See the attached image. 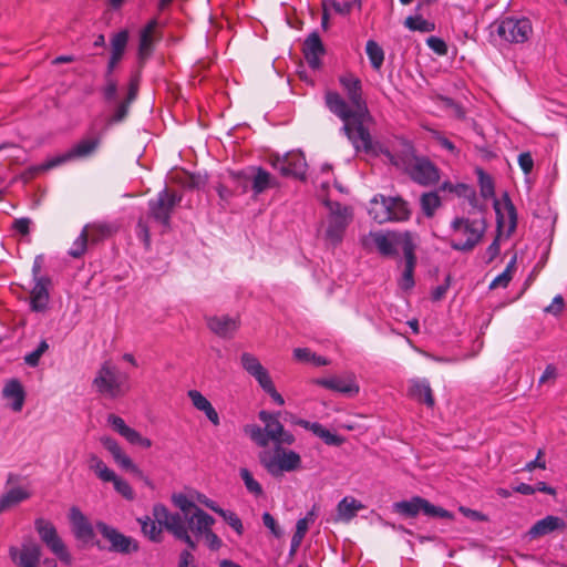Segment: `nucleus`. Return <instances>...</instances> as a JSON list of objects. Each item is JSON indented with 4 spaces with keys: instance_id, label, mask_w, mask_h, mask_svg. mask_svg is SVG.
I'll return each mask as SVG.
<instances>
[{
    "instance_id": "f257e3e1",
    "label": "nucleus",
    "mask_w": 567,
    "mask_h": 567,
    "mask_svg": "<svg viewBox=\"0 0 567 567\" xmlns=\"http://www.w3.org/2000/svg\"><path fill=\"white\" fill-rule=\"evenodd\" d=\"M339 82L350 105L338 92L333 91L326 93V105L331 113L343 122L341 130L354 150L374 156L383 155L394 164H399L388 148L372 140L369 130L364 126V120L369 116V111L363 99L361 80L352 73H348L341 75Z\"/></svg>"
},
{
    "instance_id": "f03ea898",
    "label": "nucleus",
    "mask_w": 567,
    "mask_h": 567,
    "mask_svg": "<svg viewBox=\"0 0 567 567\" xmlns=\"http://www.w3.org/2000/svg\"><path fill=\"white\" fill-rule=\"evenodd\" d=\"M258 417L265 424L264 429L256 424H247L244 427L245 434L258 446L266 447L270 441L276 445H290L295 442V436L290 432L285 431L278 414L262 410L258 413Z\"/></svg>"
},
{
    "instance_id": "7ed1b4c3",
    "label": "nucleus",
    "mask_w": 567,
    "mask_h": 567,
    "mask_svg": "<svg viewBox=\"0 0 567 567\" xmlns=\"http://www.w3.org/2000/svg\"><path fill=\"white\" fill-rule=\"evenodd\" d=\"M93 386L102 396L117 399L130 390L128 375L121 372L111 361H105L96 372Z\"/></svg>"
},
{
    "instance_id": "20e7f679",
    "label": "nucleus",
    "mask_w": 567,
    "mask_h": 567,
    "mask_svg": "<svg viewBox=\"0 0 567 567\" xmlns=\"http://www.w3.org/2000/svg\"><path fill=\"white\" fill-rule=\"evenodd\" d=\"M328 215L322 223V236L328 246L337 247L343 240L347 227L353 218L352 209L338 202H326Z\"/></svg>"
},
{
    "instance_id": "39448f33",
    "label": "nucleus",
    "mask_w": 567,
    "mask_h": 567,
    "mask_svg": "<svg viewBox=\"0 0 567 567\" xmlns=\"http://www.w3.org/2000/svg\"><path fill=\"white\" fill-rule=\"evenodd\" d=\"M101 144V135H94L82 138L80 142L74 144L68 152L54 156L47 162L31 166L28 168L27 174L28 178H32L33 176L47 172L51 168L60 166L66 162L86 158L95 153Z\"/></svg>"
},
{
    "instance_id": "423d86ee",
    "label": "nucleus",
    "mask_w": 567,
    "mask_h": 567,
    "mask_svg": "<svg viewBox=\"0 0 567 567\" xmlns=\"http://www.w3.org/2000/svg\"><path fill=\"white\" fill-rule=\"evenodd\" d=\"M451 247L458 251L472 250L482 239L485 230V220L455 218L452 224Z\"/></svg>"
},
{
    "instance_id": "0eeeda50",
    "label": "nucleus",
    "mask_w": 567,
    "mask_h": 567,
    "mask_svg": "<svg viewBox=\"0 0 567 567\" xmlns=\"http://www.w3.org/2000/svg\"><path fill=\"white\" fill-rule=\"evenodd\" d=\"M34 529L42 544L63 564L71 566L73 557L65 545L62 537L59 535L54 524L43 517L34 519Z\"/></svg>"
},
{
    "instance_id": "6e6552de",
    "label": "nucleus",
    "mask_w": 567,
    "mask_h": 567,
    "mask_svg": "<svg viewBox=\"0 0 567 567\" xmlns=\"http://www.w3.org/2000/svg\"><path fill=\"white\" fill-rule=\"evenodd\" d=\"M365 248L375 247V249L384 257H393L398 254V248L404 249L408 245L414 246L410 233H382L371 231L362 239Z\"/></svg>"
},
{
    "instance_id": "1a4fd4ad",
    "label": "nucleus",
    "mask_w": 567,
    "mask_h": 567,
    "mask_svg": "<svg viewBox=\"0 0 567 567\" xmlns=\"http://www.w3.org/2000/svg\"><path fill=\"white\" fill-rule=\"evenodd\" d=\"M182 196L167 187L162 189L157 196L148 202V217L159 224L164 229L169 228L171 217Z\"/></svg>"
},
{
    "instance_id": "9d476101",
    "label": "nucleus",
    "mask_w": 567,
    "mask_h": 567,
    "mask_svg": "<svg viewBox=\"0 0 567 567\" xmlns=\"http://www.w3.org/2000/svg\"><path fill=\"white\" fill-rule=\"evenodd\" d=\"M395 157L399 164H394L388 157L390 164L398 168H404L408 171L411 178L421 185H432L440 178L437 168L426 158L413 157L405 158L391 153Z\"/></svg>"
},
{
    "instance_id": "9b49d317",
    "label": "nucleus",
    "mask_w": 567,
    "mask_h": 567,
    "mask_svg": "<svg viewBox=\"0 0 567 567\" xmlns=\"http://www.w3.org/2000/svg\"><path fill=\"white\" fill-rule=\"evenodd\" d=\"M260 463L272 476L282 472H292L300 467L301 458L295 451H287L276 445L275 452H262L259 455Z\"/></svg>"
},
{
    "instance_id": "f8f14e48",
    "label": "nucleus",
    "mask_w": 567,
    "mask_h": 567,
    "mask_svg": "<svg viewBox=\"0 0 567 567\" xmlns=\"http://www.w3.org/2000/svg\"><path fill=\"white\" fill-rule=\"evenodd\" d=\"M156 520L164 526V528L171 533L176 539L184 542L189 550H195L197 544L193 540L185 522L179 513H171L168 508L163 504H155L152 511Z\"/></svg>"
},
{
    "instance_id": "ddd939ff",
    "label": "nucleus",
    "mask_w": 567,
    "mask_h": 567,
    "mask_svg": "<svg viewBox=\"0 0 567 567\" xmlns=\"http://www.w3.org/2000/svg\"><path fill=\"white\" fill-rule=\"evenodd\" d=\"M393 511L406 518H414L420 513L427 517L452 519L453 514L443 507L431 504L427 499L414 496L409 501H401L393 504Z\"/></svg>"
},
{
    "instance_id": "4468645a",
    "label": "nucleus",
    "mask_w": 567,
    "mask_h": 567,
    "mask_svg": "<svg viewBox=\"0 0 567 567\" xmlns=\"http://www.w3.org/2000/svg\"><path fill=\"white\" fill-rule=\"evenodd\" d=\"M240 362L243 369L258 382L260 388L268 393L277 404H285V400L281 394L277 392L267 369L260 363L256 355L244 352L240 357Z\"/></svg>"
},
{
    "instance_id": "2eb2a0df",
    "label": "nucleus",
    "mask_w": 567,
    "mask_h": 567,
    "mask_svg": "<svg viewBox=\"0 0 567 567\" xmlns=\"http://www.w3.org/2000/svg\"><path fill=\"white\" fill-rule=\"evenodd\" d=\"M95 527L102 537L110 543L109 551L130 555L138 550L140 546L137 540L131 536L124 535L115 527L101 520L95 524Z\"/></svg>"
},
{
    "instance_id": "dca6fc26",
    "label": "nucleus",
    "mask_w": 567,
    "mask_h": 567,
    "mask_svg": "<svg viewBox=\"0 0 567 567\" xmlns=\"http://www.w3.org/2000/svg\"><path fill=\"white\" fill-rule=\"evenodd\" d=\"M532 32V23L527 18L507 17L501 20L497 27V34L511 43H524L529 39Z\"/></svg>"
},
{
    "instance_id": "f3484780",
    "label": "nucleus",
    "mask_w": 567,
    "mask_h": 567,
    "mask_svg": "<svg viewBox=\"0 0 567 567\" xmlns=\"http://www.w3.org/2000/svg\"><path fill=\"white\" fill-rule=\"evenodd\" d=\"M41 555V546L30 537L23 539L20 548H9V556L18 567H39Z\"/></svg>"
},
{
    "instance_id": "a211bd4d",
    "label": "nucleus",
    "mask_w": 567,
    "mask_h": 567,
    "mask_svg": "<svg viewBox=\"0 0 567 567\" xmlns=\"http://www.w3.org/2000/svg\"><path fill=\"white\" fill-rule=\"evenodd\" d=\"M274 167L284 176L303 177L307 163L301 152H290L281 158H277L274 162Z\"/></svg>"
},
{
    "instance_id": "6ab92c4d",
    "label": "nucleus",
    "mask_w": 567,
    "mask_h": 567,
    "mask_svg": "<svg viewBox=\"0 0 567 567\" xmlns=\"http://www.w3.org/2000/svg\"><path fill=\"white\" fill-rule=\"evenodd\" d=\"M52 280L50 277L39 278L33 281V287L30 290V309L33 312H45L50 302V289Z\"/></svg>"
},
{
    "instance_id": "aec40b11",
    "label": "nucleus",
    "mask_w": 567,
    "mask_h": 567,
    "mask_svg": "<svg viewBox=\"0 0 567 567\" xmlns=\"http://www.w3.org/2000/svg\"><path fill=\"white\" fill-rule=\"evenodd\" d=\"M69 520L72 527V533L78 540L84 544L93 540L94 528L79 507L73 506L70 508Z\"/></svg>"
},
{
    "instance_id": "412c9836",
    "label": "nucleus",
    "mask_w": 567,
    "mask_h": 567,
    "mask_svg": "<svg viewBox=\"0 0 567 567\" xmlns=\"http://www.w3.org/2000/svg\"><path fill=\"white\" fill-rule=\"evenodd\" d=\"M495 210L498 234H502L503 229L506 228L507 236H511L517 226V212L511 198L507 195L505 196L504 212H502L497 205L495 206Z\"/></svg>"
},
{
    "instance_id": "4be33fe9",
    "label": "nucleus",
    "mask_w": 567,
    "mask_h": 567,
    "mask_svg": "<svg viewBox=\"0 0 567 567\" xmlns=\"http://www.w3.org/2000/svg\"><path fill=\"white\" fill-rule=\"evenodd\" d=\"M303 54L307 63L312 70H318L320 68V59L324 54V47L317 32H312L305 40Z\"/></svg>"
},
{
    "instance_id": "5701e85b",
    "label": "nucleus",
    "mask_w": 567,
    "mask_h": 567,
    "mask_svg": "<svg viewBox=\"0 0 567 567\" xmlns=\"http://www.w3.org/2000/svg\"><path fill=\"white\" fill-rule=\"evenodd\" d=\"M181 516L185 522L187 532L190 530L197 536L202 534V532L207 530V527H212L215 523L214 517L202 508H196L195 511Z\"/></svg>"
},
{
    "instance_id": "b1692460",
    "label": "nucleus",
    "mask_w": 567,
    "mask_h": 567,
    "mask_svg": "<svg viewBox=\"0 0 567 567\" xmlns=\"http://www.w3.org/2000/svg\"><path fill=\"white\" fill-rule=\"evenodd\" d=\"M317 384L329 389L337 391L339 393L346 394L348 396H353L359 393V385L354 381L353 378H340V377H333L328 379H320L316 381Z\"/></svg>"
},
{
    "instance_id": "393cba45",
    "label": "nucleus",
    "mask_w": 567,
    "mask_h": 567,
    "mask_svg": "<svg viewBox=\"0 0 567 567\" xmlns=\"http://www.w3.org/2000/svg\"><path fill=\"white\" fill-rule=\"evenodd\" d=\"M2 396L11 401L10 406L14 412H20L25 400V391L18 379H10L4 383Z\"/></svg>"
},
{
    "instance_id": "a878e982",
    "label": "nucleus",
    "mask_w": 567,
    "mask_h": 567,
    "mask_svg": "<svg viewBox=\"0 0 567 567\" xmlns=\"http://www.w3.org/2000/svg\"><path fill=\"white\" fill-rule=\"evenodd\" d=\"M207 326L218 337L230 338L237 331L239 323L237 319L229 316H215L208 318Z\"/></svg>"
},
{
    "instance_id": "bb28decb",
    "label": "nucleus",
    "mask_w": 567,
    "mask_h": 567,
    "mask_svg": "<svg viewBox=\"0 0 567 567\" xmlns=\"http://www.w3.org/2000/svg\"><path fill=\"white\" fill-rule=\"evenodd\" d=\"M563 528H565V522L561 518L548 515L543 519L537 520L528 530V535L532 538H537L550 534L556 529Z\"/></svg>"
},
{
    "instance_id": "cd10ccee",
    "label": "nucleus",
    "mask_w": 567,
    "mask_h": 567,
    "mask_svg": "<svg viewBox=\"0 0 567 567\" xmlns=\"http://www.w3.org/2000/svg\"><path fill=\"white\" fill-rule=\"evenodd\" d=\"M393 202L383 195L374 196L370 202L369 214L379 224L390 221V206Z\"/></svg>"
},
{
    "instance_id": "c85d7f7f",
    "label": "nucleus",
    "mask_w": 567,
    "mask_h": 567,
    "mask_svg": "<svg viewBox=\"0 0 567 567\" xmlns=\"http://www.w3.org/2000/svg\"><path fill=\"white\" fill-rule=\"evenodd\" d=\"M157 24V20L152 19L140 32L138 59L142 63L153 51V33Z\"/></svg>"
},
{
    "instance_id": "c756f323",
    "label": "nucleus",
    "mask_w": 567,
    "mask_h": 567,
    "mask_svg": "<svg viewBox=\"0 0 567 567\" xmlns=\"http://www.w3.org/2000/svg\"><path fill=\"white\" fill-rule=\"evenodd\" d=\"M409 394L417 402L426 404L429 408L434 406V396L432 389L426 380H413L409 388Z\"/></svg>"
},
{
    "instance_id": "7c9ffc66",
    "label": "nucleus",
    "mask_w": 567,
    "mask_h": 567,
    "mask_svg": "<svg viewBox=\"0 0 567 567\" xmlns=\"http://www.w3.org/2000/svg\"><path fill=\"white\" fill-rule=\"evenodd\" d=\"M363 508L364 505L360 501L346 496L337 505L338 519L348 523Z\"/></svg>"
},
{
    "instance_id": "2f4dec72",
    "label": "nucleus",
    "mask_w": 567,
    "mask_h": 567,
    "mask_svg": "<svg viewBox=\"0 0 567 567\" xmlns=\"http://www.w3.org/2000/svg\"><path fill=\"white\" fill-rule=\"evenodd\" d=\"M31 493L24 487H13L0 497V514L9 508L29 499Z\"/></svg>"
},
{
    "instance_id": "473e14b6",
    "label": "nucleus",
    "mask_w": 567,
    "mask_h": 567,
    "mask_svg": "<svg viewBox=\"0 0 567 567\" xmlns=\"http://www.w3.org/2000/svg\"><path fill=\"white\" fill-rule=\"evenodd\" d=\"M414 248L415 246L408 245L404 249L405 268L400 280V286L404 290L411 289L414 286L413 272L416 261Z\"/></svg>"
},
{
    "instance_id": "72a5a7b5",
    "label": "nucleus",
    "mask_w": 567,
    "mask_h": 567,
    "mask_svg": "<svg viewBox=\"0 0 567 567\" xmlns=\"http://www.w3.org/2000/svg\"><path fill=\"white\" fill-rule=\"evenodd\" d=\"M250 182L255 195H259L276 185L275 178L261 167L255 169Z\"/></svg>"
},
{
    "instance_id": "f704fd0d",
    "label": "nucleus",
    "mask_w": 567,
    "mask_h": 567,
    "mask_svg": "<svg viewBox=\"0 0 567 567\" xmlns=\"http://www.w3.org/2000/svg\"><path fill=\"white\" fill-rule=\"evenodd\" d=\"M87 466L94 474L104 483L114 478V471L109 468L107 465L95 454H90L87 457Z\"/></svg>"
},
{
    "instance_id": "c9c22d12",
    "label": "nucleus",
    "mask_w": 567,
    "mask_h": 567,
    "mask_svg": "<svg viewBox=\"0 0 567 567\" xmlns=\"http://www.w3.org/2000/svg\"><path fill=\"white\" fill-rule=\"evenodd\" d=\"M153 517H155L153 515ZM137 522L141 525L142 533L148 537L152 542H161L162 539V528L164 527L161 525L156 518H151L150 516H144L137 518Z\"/></svg>"
},
{
    "instance_id": "e433bc0d",
    "label": "nucleus",
    "mask_w": 567,
    "mask_h": 567,
    "mask_svg": "<svg viewBox=\"0 0 567 567\" xmlns=\"http://www.w3.org/2000/svg\"><path fill=\"white\" fill-rule=\"evenodd\" d=\"M89 226H84L80 235L74 239L72 246L68 250V255L70 257L78 259L84 256V254L87 250L89 244H91L89 239Z\"/></svg>"
},
{
    "instance_id": "4c0bfd02",
    "label": "nucleus",
    "mask_w": 567,
    "mask_h": 567,
    "mask_svg": "<svg viewBox=\"0 0 567 567\" xmlns=\"http://www.w3.org/2000/svg\"><path fill=\"white\" fill-rule=\"evenodd\" d=\"M393 202L390 206V221H404L410 218L411 210L405 200L400 197H390Z\"/></svg>"
},
{
    "instance_id": "58836bf2",
    "label": "nucleus",
    "mask_w": 567,
    "mask_h": 567,
    "mask_svg": "<svg viewBox=\"0 0 567 567\" xmlns=\"http://www.w3.org/2000/svg\"><path fill=\"white\" fill-rule=\"evenodd\" d=\"M365 52L370 60L371 66L375 71H379L384 62L383 49L374 40H369L365 44Z\"/></svg>"
},
{
    "instance_id": "ea45409f",
    "label": "nucleus",
    "mask_w": 567,
    "mask_h": 567,
    "mask_svg": "<svg viewBox=\"0 0 567 567\" xmlns=\"http://www.w3.org/2000/svg\"><path fill=\"white\" fill-rule=\"evenodd\" d=\"M404 25L411 31L422 33L433 32L435 30V23L424 19L422 16H409L404 20Z\"/></svg>"
},
{
    "instance_id": "a19ab883",
    "label": "nucleus",
    "mask_w": 567,
    "mask_h": 567,
    "mask_svg": "<svg viewBox=\"0 0 567 567\" xmlns=\"http://www.w3.org/2000/svg\"><path fill=\"white\" fill-rule=\"evenodd\" d=\"M128 42V31L121 30L114 33L110 40L111 54L123 56Z\"/></svg>"
},
{
    "instance_id": "79ce46f5",
    "label": "nucleus",
    "mask_w": 567,
    "mask_h": 567,
    "mask_svg": "<svg viewBox=\"0 0 567 567\" xmlns=\"http://www.w3.org/2000/svg\"><path fill=\"white\" fill-rule=\"evenodd\" d=\"M49 348L50 346L48 341L45 339H42L33 351L27 353L23 357L24 363L30 368H37L40 363L41 358L45 352H48Z\"/></svg>"
},
{
    "instance_id": "37998d69",
    "label": "nucleus",
    "mask_w": 567,
    "mask_h": 567,
    "mask_svg": "<svg viewBox=\"0 0 567 567\" xmlns=\"http://www.w3.org/2000/svg\"><path fill=\"white\" fill-rule=\"evenodd\" d=\"M114 462L123 470L132 473L137 477H143V472L141 468L134 464L131 457L121 450L113 456Z\"/></svg>"
},
{
    "instance_id": "c03bdc74",
    "label": "nucleus",
    "mask_w": 567,
    "mask_h": 567,
    "mask_svg": "<svg viewBox=\"0 0 567 567\" xmlns=\"http://www.w3.org/2000/svg\"><path fill=\"white\" fill-rule=\"evenodd\" d=\"M441 205L440 197L436 193H426L421 197V207L423 213L431 217Z\"/></svg>"
},
{
    "instance_id": "a18cd8bd",
    "label": "nucleus",
    "mask_w": 567,
    "mask_h": 567,
    "mask_svg": "<svg viewBox=\"0 0 567 567\" xmlns=\"http://www.w3.org/2000/svg\"><path fill=\"white\" fill-rule=\"evenodd\" d=\"M240 477L244 481V484L247 491L255 495L256 497L261 496L264 491L261 485L254 478L252 474L247 468H240L239 471Z\"/></svg>"
},
{
    "instance_id": "49530a36",
    "label": "nucleus",
    "mask_w": 567,
    "mask_h": 567,
    "mask_svg": "<svg viewBox=\"0 0 567 567\" xmlns=\"http://www.w3.org/2000/svg\"><path fill=\"white\" fill-rule=\"evenodd\" d=\"M109 483H113L114 489L121 496H123L125 499H127V501L134 499L135 493H134L132 486L128 484V482H126L122 477L117 476L115 473H114V478L109 480Z\"/></svg>"
},
{
    "instance_id": "de8ad7c7",
    "label": "nucleus",
    "mask_w": 567,
    "mask_h": 567,
    "mask_svg": "<svg viewBox=\"0 0 567 567\" xmlns=\"http://www.w3.org/2000/svg\"><path fill=\"white\" fill-rule=\"evenodd\" d=\"M87 226L90 227L89 239H90L91 244L99 243L103 238L107 237L112 231L111 226H109L106 224H92V225H87Z\"/></svg>"
},
{
    "instance_id": "09e8293b",
    "label": "nucleus",
    "mask_w": 567,
    "mask_h": 567,
    "mask_svg": "<svg viewBox=\"0 0 567 567\" xmlns=\"http://www.w3.org/2000/svg\"><path fill=\"white\" fill-rule=\"evenodd\" d=\"M477 176L482 196L484 198H489L494 196L493 178L481 168L477 169Z\"/></svg>"
},
{
    "instance_id": "8fccbe9b",
    "label": "nucleus",
    "mask_w": 567,
    "mask_h": 567,
    "mask_svg": "<svg viewBox=\"0 0 567 567\" xmlns=\"http://www.w3.org/2000/svg\"><path fill=\"white\" fill-rule=\"evenodd\" d=\"M219 516L223 517V519L238 534V535H241L243 532H244V526H243V523L240 520V518L237 516L236 513L231 512V511H226V509H218V513H217Z\"/></svg>"
},
{
    "instance_id": "3c124183",
    "label": "nucleus",
    "mask_w": 567,
    "mask_h": 567,
    "mask_svg": "<svg viewBox=\"0 0 567 567\" xmlns=\"http://www.w3.org/2000/svg\"><path fill=\"white\" fill-rule=\"evenodd\" d=\"M173 504L178 507L182 512L181 515L190 513L192 511H195L196 508H199L195 503L189 499L185 494H174L172 496Z\"/></svg>"
},
{
    "instance_id": "603ef678",
    "label": "nucleus",
    "mask_w": 567,
    "mask_h": 567,
    "mask_svg": "<svg viewBox=\"0 0 567 567\" xmlns=\"http://www.w3.org/2000/svg\"><path fill=\"white\" fill-rule=\"evenodd\" d=\"M309 523H307L305 519L300 518L297 520V524H296V532L291 538V547L295 549L297 547L300 546L302 539L305 538L307 532H308V528H309Z\"/></svg>"
},
{
    "instance_id": "864d4df0",
    "label": "nucleus",
    "mask_w": 567,
    "mask_h": 567,
    "mask_svg": "<svg viewBox=\"0 0 567 567\" xmlns=\"http://www.w3.org/2000/svg\"><path fill=\"white\" fill-rule=\"evenodd\" d=\"M103 95L107 102L114 101L117 94V82L113 76H104Z\"/></svg>"
},
{
    "instance_id": "5fc2aeb1",
    "label": "nucleus",
    "mask_w": 567,
    "mask_h": 567,
    "mask_svg": "<svg viewBox=\"0 0 567 567\" xmlns=\"http://www.w3.org/2000/svg\"><path fill=\"white\" fill-rule=\"evenodd\" d=\"M130 104L127 100L118 103L115 107V111L114 113L112 114V116L110 117V123H120L122 122L127 113H128V107H130Z\"/></svg>"
},
{
    "instance_id": "6e6d98bb",
    "label": "nucleus",
    "mask_w": 567,
    "mask_h": 567,
    "mask_svg": "<svg viewBox=\"0 0 567 567\" xmlns=\"http://www.w3.org/2000/svg\"><path fill=\"white\" fill-rule=\"evenodd\" d=\"M427 47L439 55L447 53V45L444 40L437 37H430L426 39Z\"/></svg>"
},
{
    "instance_id": "4d7b16f0",
    "label": "nucleus",
    "mask_w": 567,
    "mask_h": 567,
    "mask_svg": "<svg viewBox=\"0 0 567 567\" xmlns=\"http://www.w3.org/2000/svg\"><path fill=\"white\" fill-rule=\"evenodd\" d=\"M198 536H204L207 546L213 550H217L221 546V539L212 532V527H207V530L202 532Z\"/></svg>"
},
{
    "instance_id": "13d9d810",
    "label": "nucleus",
    "mask_w": 567,
    "mask_h": 567,
    "mask_svg": "<svg viewBox=\"0 0 567 567\" xmlns=\"http://www.w3.org/2000/svg\"><path fill=\"white\" fill-rule=\"evenodd\" d=\"M188 398L190 399L193 405L200 411L203 408L206 406L209 401L197 390H189L187 393Z\"/></svg>"
},
{
    "instance_id": "bf43d9fd",
    "label": "nucleus",
    "mask_w": 567,
    "mask_h": 567,
    "mask_svg": "<svg viewBox=\"0 0 567 567\" xmlns=\"http://www.w3.org/2000/svg\"><path fill=\"white\" fill-rule=\"evenodd\" d=\"M31 223L28 217L18 218L13 221L12 228L22 236H27L30 233Z\"/></svg>"
},
{
    "instance_id": "052dcab7",
    "label": "nucleus",
    "mask_w": 567,
    "mask_h": 567,
    "mask_svg": "<svg viewBox=\"0 0 567 567\" xmlns=\"http://www.w3.org/2000/svg\"><path fill=\"white\" fill-rule=\"evenodd\" d=\"M512 278V275H508L507 272L503 271L492 280V282L489 284V289L506 288L511 282Z\"/></svg>"
},
{
    "instance_id": "680f3d73",
    "label": "nucleus",
    "mask_w": 567,
    "mask_h": 567,
    "mask_svg": "<svg viewBox=\"0 0 567 567\" xmlns=\"http://www.w3.org/2000/svg\"><path fill=\"white\" fill-rule=\"evenodd\" d=\"M138 86H140V74L136 73V74L132 75V78L130 80L128 92H127V97H126L128 103H132L136 99L137 92H138Z\"/></svg>"
},
{
    "instance_id": "e2e57ef3",
    "label": "nucleus",
    "mask_w": 567,
    "mask_h": 567,
    "mask_svg": "<svg viewBox=\"0 0 567 567\" xmlns=\"http://www.w3.org/2000/svg\"><path fill=\"white\" fill-rule=\"evenodd\" d=\"M107 422L112 425L113 430L116 431L120 435H122L128 427L125 424L124 420L115 414H110L107 416Z\"/></svg>"
},
{
    "instance_id": "0e129e2a",
    "label": "nucleus",
    "mask_w": 567,
    "mask_h": 567,
    "mask_svg": "<svg viewBox=\"0 0 567 567\" xmlns=\"http://www.w3.org/2000/svg\"><path fill=\"white\" fill-rule=\"evenodd\" d=\"M518 164L525 174H529L534 166V161L529 153H522L518 156Z\"/></svg>"
},
{
    "instance_id": "69168bd1",
    "label": "nucleus",
    "mask_w": 567,
    "mask_h": 567,
    "mask_svg": "<svg viewBox=\"0 0 567 567\" xmlns=\"http://www.w3.org/2000/svg\"><path fill=\"white\" fill-rule=\"evenodd\" d=\"M313 352L308 348H296L293 350V358L300 362H311Z\"/></svg>"
},
{
    "instance_id": "338daca9",
    "label": "nucleus",
    "mask_w": 567,
    "mask_h": 567,
    "mask_svg": "<svg viewBox=\"0 0 567 567\" xmlns=\"http://www.w3.org/2000/svg\"><path fill=\"white\" fill-rule=\"evenodd\" d=\"M101 443L111 453L112 456H114L122 450L118 443L114 439L109 436L102 437Z\"/></svg>"
},
{
    "instance_id": "774afa93",
    "label": "nucleus",
    "mask_w": 567,
    "mask_h": 567,
    "mask_svg": "<svg viewBox=\"0 0 567 567\" xmlns=\"http://www.w3.org/2000/svg\"><path fill=\"white\" fill-rule=\"evenodd\" d=\"M178 567H195V558L190 550L185 549L181 553Z\"/></svg>"
}]
</instances>
